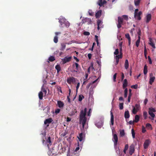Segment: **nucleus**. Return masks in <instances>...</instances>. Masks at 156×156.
I'll return each instance as SVG.
<instances>
[{
  "label": "nucleus",
  "instance_id": "72a5a7b5",
  "mask_svg": "<svg viewBox=\"0 0 156 156\" xmlns=\"http://www.w3.org/2000/svg\"><path fill=\"white\" fill-rule=\"evenodd\" d=\"M48 60L50 62H53L55 60L54 57L51 56L48 58Z\"/></svg>",
  "mask_w": 156,
  "mask_h": 156
},
{
  "label": "nucleus",
  "instance_id": "09e8293b",
  "mask_svg": "<svg viewBox=\"0 0 156 156\" xmlns=\"http://www.w3.org/2000/svg\"><path fill=\"white\" fill-rule=\"evenodd\" d=\"M98 5L100 6H101L104 5L102 2V0L100 2H98Z\"/></svg>",
  "mask_w": 156,
  "mask_h": 156
},
{
  "label": "nucleus",
  "instance_id": "7c9ffc66",
  "mask_svg": "<svg viewBox=\"0 0 156 156\" xmlns=\"http://www.w3.org/2000/svg\"><path fill=\"white\" fill-rule=\"evenodd\" d=\"M122 54L120 53L119 55H116L115 57V58H116L118 59L119 58H122Z\"/></svg>",
  "mask_w": 156,
  "mask_h": 156
},
{
  "label": "nucleus",
  "instance_id": "5fc2aeb1",
  "mask_svg": "<svg viewBox=\"0 0 156 156\" xmlns=\"http://www.w3.org/2000/svg\"><path fill=\"white\" fill-rule=\"evenodd\" d=\"M117 74V73H115L113 75V81L115 82L116 81V77Z\"/></svg>",
  "mask_w": 156,
  "mask_h": 156
},
{
  "label": "nucleus",
  "instance_id": "f3484780",
  "mask_svg": "<svg viewBox=\"0 0 156 156\" xmlns=\"http://www.w3.org/2000/svg\"><path fill=\"white\" fill-rule=\"evenodd\" d=\"M129 66V62L128 59H126L124 64V67L126 69H127Z\"/></svg>",
  "mask_w": 156,
  "mask_h": 156
},
{
  "label": "nucleus",
  "instance_id": "0e129e2a",
  "mask_svg": "<svg viewBox=\"0 0 156 156\" xmlns=\"http://www.w3.org/2000/svg\"><path fill=\"white\" fill-rule=\"evenodd\" d=\"M115 60H116V62H115V65H117L118 63H119V59H118L116 58H115Z\"/></svg>",
  "mask_w": 156,
  "mask_h": 156
},
{
  "label": "nucleus",
  "instance_id": "a19ab883",
  "mask_svg": "<svg viewBox=\"0 0 156 156\" xmlns=\"http://www.w3.org/2000/svg\"><path fill=\"white\" fill-rule=\"evenodd\" d=\"M83 98H84V97L83 95H82V96H81L80 95L79 96V99H78L79 101H81L83 99Z\"/></svg>",
  "mask_w": 156,
  "mask_h": 156
},
{
  "label": "nucleus",
  "instance_id": "ddd939ff",
  "mask_svg": "<svg viewBox=\"0 0 156 156\" xmlns=\"http://www.w3.org/2000/svg\"><path fill=\"white\" fill-rule=\"evenodd\" d=\"M101 10H100L98 11L95 14V16L96 18H98L100 17L101 15Z\"/></svg>",
  "mask_w": 156,
  "mask_h": 156
},
{
  "label": "nucleus",
  "instance_id": "13d9d810",
  "mask_svg": "<svg viewBox=\"0 0 156 156\" xmlns=\"http://www.w3.org/2000/svg\"><path fill=\"white\" fill-rule=\"evenodd\" d=\"M91 113V109L90 108L89 109V111L87 112V115L88 116H90V113Z\"/></svg>",
  "mask_w": 156,
  "mask_h": 156
},
{
  "label": "nucleus",
  "instance_id": "37998d69",
  "mask_svg": "<svg viewBox=\"0 0 156 156\" xmlns=\"http://www.w3.org/2000/svg\"><path fill=\"white\" fill-rule=\"evenodd\" d=\"M141 30L139 28L138 29V31L137 32V34L138 35V37H140V36H141Z\"/></svg>",
  "mask_w": 156,
  "mask_h": 156
},
{
  "label": "nucleus",
  "instance_id": "2f4dec72",
  "mask_svg": "<svg viewBox=\"0 0 156 156\" xmlns=\"http://www.w3.org/2000/svg\"><path fill=\"white\" fill-rule=\"evenodd\" d=\"M140 37H138V39L137 40L136 43V45L137 47L139 46V44L140 42Z\"/></svg>",
  "mask_w": 156,
  "mask_h": 156
},
{
  "label": "nucleus",
  "instance_id": "2eb2a0df",
  "mask_svg": "<svg viewBox=\"0 0 156 156\" xmlns=\"http://www.w3.org/2000/svg\"><path fill=\"white\" fill-rule=\"evenodd\" d=\"M57 104L58 105V107L60 108H62L64 105V104L63 102L60 101H58Z\"/></svg>",
  "mask_w": 156,
  "mask_h": 156
},
{
  "label": "nucleus",
  "instance_id": "9b49d317",
  "mask_svg": "<svg viewBox=\"0 0 156 156\" xmlns=\"http://www.w3.org/2000/svg\"><path fill=\"white\" fill-rule=\"evenodd\" d=\"M149 44L153 48H155V44L154 42H153V41L151 38H149Z\"/></svg>",
  "mask_w": 156,
  "mask_h": 156
},
{
  "label": "nucleus",
  "instance_id": "423d86ee",
  "mask_svg": "<svg viewBox=\"0 0 156 156\" xmlns=\"http://www.w3.org/2000/svg\"><path fill=\"white\" fill-rule=\"evenodd\" d=\"M72 59L71 56L68 57L67 56L65 57L62 59V61L63 64H65L67 62L70 61Z\"/></svg>",
  "mask_w": 156,
  "mask_h": 156
},
{
  "label": "nucleus",
  "instance_id": "393cba45",
  "mask_svg": "<svg viewBox=\"0 0 156 156\" xmlns=\"http://www.w3.org/2000/svg\"><path fill=\"white\" fill-rule=\"evenodd\" d=\"M146 127L148 129L152 130V129L151 125L150 123H147L146 124Z\"/></svg>",
  "mask_w": 156,
  "mask_h": 156
},
{
  "label": "nucleus",
  "instance_id": "e433bc0d",
  "mask_svg": "<svg viewBox=\"0 0 156 156\" xmlns=\"http://www.w3.org/2000/svg\"><path fill=\"white\" fill-rule=\"evenodd\" d=\"M143 116L145 119H147V112H143Z\"/></svg>",
  "mask_w": 156,
  "mask_h": 156
},
{
  "label": "nucleus",
  "instance_id": "6e6552de",
  "mask_svg": "<svg viewBox=\"0 0 156 156\" xmlns=\"http://www.w3.org/2000/svg\"><path fill=\"white\" fill-rule=\"evenodd\" d=\"M75 81V78L73 77H69L67 79V82L69 84H71L72 83H73Z\"/></svg>",
  "mask_w": 156,
  "mask_h": 156
},
{
  "label": "nucleus",
  "instance_id": "6ab92c4d",
  "mask_svg": "<svg viewBox=\"0 0 156 156\" xmlns=\"http://www.w3.org/2000/svg\"><path fill=\"white\" fill-rule=\"evenodd\" d=\"M127 86V80L126 79H125L124 80V81L123 82V88L124 89Z\"/></svg>",
  "mask_w": 156,
  "mask_h": 156
},
{
  "label": "nucleus",
  "instance_id": "603ef678",
  "mask_svg": "<svg viewBox=\"0 0 156 156\" xmlns=\"http://www.w3.org/2000/svg\"><path fill=\"white\" fill-rule=\"evenodd\" d=\"M142 132L143 133H144L146 131V130L145 129V128L143 126L142 127Z\"/></svg>",
  "mask_w": 156,
  "mask_h": 156
},
{
  "label": "nucleus",
  "instance_id": "7ed1b4c3",
  "mask_svg": "<svg viewBox=\"0 0 156 156\" xmlns=\"http://www.w3.org/2000/svg\"><path fill=\"white\" fill-rule=\"evenodd\" d=\"M155 110L154 108H149V114L152 117L154 118L155 116V115L153 112H155Z\"/></svg>",
  "mask_w": 156,
  "mask_h": 156
},
{
  "label": "nucleus",
  "instance_id": "9d476101",
  "mask_svg": "<svg viewBox=\"0 0 156 156\" xmlns=\"http://www.w3.org/2000/svg\"><path fill=\"white\" fill-rule=\"evenodd\" d=\"M151 143V141L149 139L146 140L144 144V149H147Z\"/></svg>",
  "mask_w": 156,
  "mask_h": 156
},
{
  "label": "nucleus",
  "instance_id": "a18cd8bd",
  "mask_svg": "<svg viewBox=\"0 0 156 156\" xmlns=\"http://www.w3.org/2000/svg\"><path fill=\"white\" fill-rule=\"evenodd\" d=\"M89 14L90 16H93L94 15V12H93L92 10H89L88 11Z\"/></svg>",
  "mask_w": 156,
  "mask_h": 156
},
{
  "label": "nucleus",
  "instance_id": "4468645a",
  "mask_svg": "<svg viewBox=\"0 0 156 156\" xmlns=\"http://www.w3.org/2000/svg\"><path fill=\"white\" fill-rule=\"evenodd\" d=\"M52 119L51 118H49V119H45L44 121V124H49L52 122Z\"/></svg>",
  "mask_w": 156,
  "mask_h": 156
},
{
  "label": "nucleus",
  "instance_id": "473e14b6",
  "mask_svg": "<svg viewBox=\"0 0 156 156\" xmlns=\"http://www.w3.org/2000/svg\"><path fill=\"white\" fill-rule=\"evenodd\" d=\"M147 50L146 49V46H145L144 48V55L145 57L146 58V59L147 58Z\"/></svg>",
  "mask_w": 156,
  "mask_h": 156
},
{
  "label": "nucleus",
  "instance_id": "774afa93",
  "mask_svg": "<svg viewBox=\"0 0 156 156\" xmlns=\"http://www.w3.org/2000/svg\"><path fill=\"white\" fill-rule=\"evenodd\" d=\"M80 87V83H78L77 84V86H76V90H77L79 88V87Z\"/></svg>",
  "mask_w": 156,
  "mask_h": 156
},
{
  "label": "nucleus",
  "instance_id": "f8f14e48",
  "mask_svg": "<svg viewBox=\"0 0 156 156\" xmlns=\"http://www.w3.org/2000/svg\"><path fill=\"white\" fill-rule=\"evenodd\" d=\"M111 115V125L112 126L114 124V116L112 111H110Z\"/></svg>",
  "mask_w": 156,
  "mask_h": 156
},
{
  "label": "nucleus",
  "instance_id": "49530a36",
  "mask_svg": "<svg viewBox=\"0 0 156 156\" xmlns=\"http://www.w3.org/2000/svg\"><path fill=\"white\" fill-rule=\"evenodd\" d=\"M148 61H149V63L150 64H152V62L150 56H148Z\"/></svg>",
  "mask_w": 156,
  "mask_h": 156
},
{
  "label": "nucleus",
  "instance_id": "052dcab7",
  "mask_svg": "<svg viewBox=\"0 0 156 156\" xmlns=\"http://www.w3.org/2000/svg\"><path fill=\"white\" fill-rule=\"evenodd\" d=\"M128 147H129V146H128V144H126L125 145L124 149L127 150H128Z\"/></svg>",
  "mask_w": 156,
  "mask_h": 156
},
{
  "label": "nucleus",
  "instance_id": "c85d7f7f",
  "mask_svg": "<svg viewBox=\"0 0 156 156\" xmlns=\"http://www.w3.org/2000/svg\"><path fill=\"white\" fill-rule=\"evenodd\" d=\"M46 142L49 143L50 145L52 144V143L51 141V138L50 136L48 137V139L46 140Z\"/></svg>",
  "mask_w": 156,
  "mask_h": 156
},
{
  "label": "nucleus",
  "instance_id": "5701e85b",
  "mask_svg": "<svg viewBox=\"0 0 156 156\" xmlns=\"http://www.w3.org/2000/svg\"><path fill=\"white\" fill-rule=\"evenodd\" d=\"M140 1L141 0H134V3L135 5L136 6H138L140 3Z\"/></svg>",
  "mask_w": 156,
  "mask_h": 156
},
{
  "label": "nucleus",
  "instance_id": "20e7f679",
  "mask_svg": "<svg viewBox=\"0 0 156 156\" xmlns=\"http://www.w3.org/2000/svg\"><path fill=\"white\" fill-rule=\"evenodd\" d=\"M123 23V19L121 17H119L118 18V24L117 25L118 28L121 27V25Z\"/></svg>",
  "mask_w": 156,
  "mask_h": 156
},
{
  "label": "nucleus",
  "instance_id": "c03bdc74",
  "mask_svg": "<svg viewBox=\"0 0 156 156\" xmlns=\"http://www.w3.org/2000/svg\"><path fill=\"white\" fill-rule=\"evenodd\" d=\"M119 50L118 49H116L115 50V51L114 52V54L116 55H117L119 54Z\"/></svg>",
  "mask_w": 156,
  "mask_h": 156
},
{
  "label": "nucleus",
  "instance_id": "c9c22d12",
  "mask_svg": "<svg viewBox=\"0 0 156 156\" xmlns=\"http://www.w3.org/2000/svg\"><path fill=\"white\" fill-rule=\"evenodd\" d=\"M131 132L133 138H135V133L134 132V130L133 129H132L131 130Z\"/></svg>",
  "mask_w": 156,
  "mask_h": 156
},
{
  "label": "nucleus",
  "instance_id": "c756f323",
  "mask_svg": "<svg viewBox=\"0 0 156 156\" xmlns=\"http://www.w3.org/2000/svg\"><path fill=\"white\" fill-rule=\"evenodd\" d=\"M147 66L146 65H145L144 67V75H146L147 74Z\"/></svg>",
  "mask_w": 156,
  "mask_h": 156
},
{
  "label": "nucleus",
  "instance_id": "3c124183",
  "mask_svg": "<svg viewBox=\"0 0 156 156\" xmlns=\"http://www.w3.org/2000/svg\"><path fill=\"white\" fill-rule=\"evenodd\" d=\"M97 25L100 26V25L102 23V22L100 20H97Z\"/></svg>",
  "mask_w": 156,
  "mask_h": 156
},
{
  "label": "nucleus",
  "instance_id": "1a4fd4ad",
  "mask_svg": "<svg viewBox=\"0 0 156 156\" xmlns=\"http://www.w3.org/2000/svg\"><path fill=\"white\" fill-rule=\"evenodd\" d=\"M113 141L114 142V146H116L118 141V138L117 135L115 134L113 135Z\"/></svg>",
  "mask_w": 156,
  "mask_h": 156
},
{
  "label": "nucleus",
  "instance_id": "338daca9",
  "mask_svg": "<svg viewBox=\"0 0 156 156\" xmlns=\"http://www.w3.org/2000/svg\"><path fill=\"white\" fill-rule=\"evenodd\" d=\"M134 121L130 120L129 122V124L130 125H132L133 124Z\"/></svg>",
  "mask_w": 156,
  "mask_h": 156
},
{
  "label": "nucleus",
  "instance_id": "39448f33",
  "mask_svg": "<svg viewBox=\"0 0 156 156\" xmlns=\"http://www.w3.org/2000/svg\"><path fill=\"white\" fill-rule=\"evenodd\" d=\"M151 14H148L145 18V20L146 23H148L151 20Z\"/></svg>",
  "mask_w": 156,
  "mask_h": 156
},
{
  "label": "nucleus",
  "instance_id": "e2e57ef3",
  "mask_svg": "<svg viewBox=\"0 0 156 156\" xmlns=\"http://www.w3.org/2000/svg\"><path fill=\"white\" fill-rule=\"evenodd\" d=\"M148 102V99L147 98H146L144 100V103L145 105H146Z\"/></svg>",
  "mask_w": 156,
  "mask_h": 156
},
{
  "label": "nucleus",
  "instance_id": "4be33fe9",
  "mask_svg": "<svg viewBox=\"0 0 156 156\" xmlns=\"http://www.w3.org/2000/svg\"><path fill=\"white\" fill-rule=\"evenodd\" d=\"M83 133H81L79 134V136L78 137V138L80 141H81L83 140Z\"/></svg>",
  "mask_w": 156,
  "mask_h": 156
},
{
  "label": "nucleus",
  "instance_id": "79ce46f5",
  "mask_svg": "<svg viewBox=\"0 0 156 156\" xmlns=\"http://www.w3.org/2000/svg\"><path fill=\"white\" fill-rule=\"evenodd\" d=\"M123 103H120L119 104V109L121 110H122L123 108Z\"/></svg>",
  "mask_w": 156,
  "mask_h": 156
},
{
  "label": "nucleus",
  "instance_id": "ea45409f",
  "mask_svg": "<svg viewBox=\"0 0 156 156\" xmlns=\"http://www.w3.org/2000/svg\"><path fill=\"white\" fill-rule=\"evenodd\" d=\"M125 37L128 40H131V38L129 34H125Z\"/></svg>",
  "mask_w": 156,
  "mask_h": 156
},
{
  "label": "nucleus",
  "instance_id": "4d7b16f0",
  "mask_svg": "<svg viewBox=\"0 0 156 156\" xmlns=\"http://www.w3.org/2000/svg\"><path fill=\"white\" fill-rule=\"evenodd\" d=\"M75 64L76 66V69L77 70H78L79 67V65L77 63H75Z\"/></svg>",
  "mask_w": 156,
  "mask_h": 156
},
{
  "label": "nucleus",
  "instance_id": "0eeeda50",
  "mask_svg": "<svg viewBox=\"0 0 156 156\" xmlns=\"http://www.w3.org/2000/svg\"><path fill=\"white\" fill-rule=\"evenodd\" d=\"M142 14V12L141 11H139L138 13H136V15L134 14V17L137 20H140L141 19V17L140 15Z\"/></svg>",
  "mask_w": 156,
  "mask_h": 156
},
{
  "label": "nucleus",
  "instance_id": "b1692460",
  "mask_svg": "<svg viewBox=\"0 0 156 156\" xmlns=\"http://www.w3.org/2000/svg\"><path fill=\"white\" fill-rule=\"evenodd\" d=\"M140 117L138 115H136L135 116V120L134 122H137L139 120Z\"/></svg>",
  "mask_w": 156,
  "mask_h": 156
},
{
  "label": "nucleus",
  "instance_id": "dca6fc26",
  "mask_svg": "<svg viewBox=\"0 0 156 156\" xmlns=\"http://www.w3.org/2000/svg\"><path fill=\"white\" fill-rule=\"evenodd\" d=\"M130 115L129 111L128 110L126 111L124 113V117L125 119H128Z\"/></svg>",
  "mask_w": 156,
  "mask_h": 156
},
{
  "label": "nucleus",
  "instance_id": "bb28decb",
  "mask_svg": "<svg viewBox=\"0 0 156 156\" xmlns=\"http://www.w3.org/2000/svg\"><path fill=\"white\" fill-rule=\"evenodd\" d=\"M43 86L42 87L41 91H42V92L43 93V95L44 94V95L45 96L46 94L47 91L46 90L43 88Z\"/></svg>",
  "mask_w": 156,
  "mask_h": 156
},
{
  "label": "nucleus",
  "instance_id": "f257e3e1",
  "mask_svg": "<svg viewBox=\"0 0 156 156\" xmlns=\"http://www.w3.org/2000/svg\"><path fill=\"white\" fill-rule=\"evenodd\" d=\"M87 108H85L83 109H82L80 112V122L82 123L83 128L86 122L87 118L86 115H87Z\"/></svg>",
  "mask_w": 156,
  "mask_h": 156
},
{
  "label": "nucleus",
  "instance_id": "a211bd4d",
  "mask_svg": "<svg viewBox=\"0 0 156 156\" xmlns=\"http://www.w3.org/2000/svg\"><path fill=\"white\" fill-rule=\"evenodd\" d=\"M61 46L60 48L61 51H63L64 50L66 47V44L64 43H61Z\"/></svg>",
  "mask_w": 156,
  "mask_h": 156
},
{
  "label": "nucleus",
  "instance_id": "864d4df0",
  "mask_svg": "<svg viewBox=\"0 0 156 156\" xmlns=\"http://www.w3.org/2000/svg\"><path fill=\"white\" fill-rule=\"evenodd\" d=\"M122 17L123 18L126 20H128V16L127 15H123L122 16Z\"/></svg>",
  "mask_w": 156,
  "mask_h": 156
},
{
  "label": "nucleus",
  "instance_id": "f704fd0d",
  "mask_svg": "<svg viewBox=\"0 0 156 156\" xmlns=\"http://www.w3.org/2000/svg\"><path fill=\"white\" fill-rule=\"evenodd\" d=\"M54 41L55 43H57L58 42V37L56 36H55L54 37Z\"/></svg>",
  "mask_w": 156,
  "mask_h": 156
},
{
  "label": "nucleus",
  "instance_id": "bf43d9fd",
  "mask_svg": "<svg viewBox=\"0 0 156 156\" xmlns=\"http://www.w3.org/2000/svg\"><path fill=\"white\" fill-rule=\"evenodd\" d=\"M77 113V111L76 109H75L73 111H72V114L73 115H74L76 113Z\"/></svg>",
  "mask_w": 156,
  "mask_h": 156
},
{
  "label": "nucleus",
  "instance_id": "69168bd1",
  "mask_svg": "<svg viewBox=\"0 0 156 156\" xmlns=\"http://www.w3.org/2000/svg\"><path fill=\"white\" fill-rule=\"evenodd\" d=\"M92 56V54L90 53H89L88 55V56L89 59H90L91 58Z\"/></svg>",
  "mask_w": 156,
  "mask_h": 156
},
{
  "label": "nucleus",
  "instance_id": "412c9836",
  "mask_svg": "<svg viewBox=\"0 0 156 156\" xmlns=\"http://www.w3.org/2000/svg\"><path fill=\"white\" fill-rule=\"evenodd\" d=\"M43 93L42 92V91H40L38 94V96L39 98L41 100H42L43 99Z\"/></svg>",
  "mask_w": 156,
  "mask_h": 156
},
{
  "label": "nucleus",
  "instance_id": "6e6d98bb",
  "mask_svg": "<svg viewBox=\"0 0 156 156\" xmlns=\"http://www.w3.org/2000/svg\"><path fill=\"white\" fill-rule=\"evenodd\" d=\"M60 110L58 108L55 110V113L56 114H58L59 113Z\"/></svg>",
  "mask_w": 156,
  "mask_h": 156
},
{
  "label": "nucleus",
  "instance_id": "8fccbe9b",
  "mask_svg": "<svg viewBox=\"0 0 156 156\" xmlns=\"http://www.w3.org/2000/svg\"><path fill=\"white\" fill-rule=\"evenodd\" d=\"M138 85L137 84L133 85L131 86V87L132 88H134V89H136L137 88Z\"/></svg>",
  "mask_w": 156,
  "mask_h": 156
},
{
  "label": "nucleus",
  "instance_id": "a878e982",
  "mask_svg": "<svg viewBox=\"0 0 156 156\" xmlns=\"http://www.w3.org/2000/svg\"><path fill=\"white\" fill-rule=\"evenodd\" d=\"M55 68L57 70L58 73H59L61 70V67L59 65H56L55 66Z\"/></svg>",
  "mask_w": 156,
  "mask_h": 156
},
{
  "label": "nucleus",
  "instance_id": "58836bf2",
  "mask_svg": "<svg viewBox=\"0 0 156 156\" xmlns=\"http://www.w3.org/2000/svg\"><path fill=\"white\" fill-rule=\"evenodd\" d=\"M137 112V110L136 109L135 107H134L132 111L133 113L134 114H136Z\"/></svg>",
  "mask_w": 156,
  "mask_h": 156
},
{
  "label": "nucleus",
  "instance_id": "4c0bfd02",
  "mask_svg": "<svg viewBox=\"0 0 156 156\" xmlns=\"http://www.w3.org/2000/svg\"><path fill=\"white\" fill-rule=\"evenodd\" d=\"M63 21L64 20L63 19H59V22L60 23L61 25H62L64 23Z\"/></svg>",
  "mask_w": 156,
  "mask_h": 156
},
{
  "label": "nucleus",
  "instance_id": "aec40b11",
  "mask_svg": "<svg viewBox=\"0 0 156 156\" xmlns=\"http://www.w3.org/2000/svg\"><path fill=\"white\" fill-rule=\"evenodd\" d=\"M134 148L133 147H130L129 148V154L130 155H132L134 153Z\"/></svg>",
  "mask_w": 156,
  "mask_h": 156
},
{
  "label": "nucleus",
  "instance_id": "cd10ccee",
  "mask_svg": "<svg viewBox=\"0 0 156 156\" xmlns=\"http://www.w3.org/2000/svg\"><path fill=\"white\" fill-rule=\"evenodd\" d=\"M125 132L123 129L120 130V135L121 137H123L125 135Z\"/></svg>",
  "mask_w": 156,
  "mask_h": 156
},
{
  "label": "nucleus",
  "instance_id": "680f3d73",
  "mask_svg": "<svg viewBox=\"0 0 156 156\" xmlns=\"http://www.w3.org/2000/svg\"><path fill=\"white\" fill-rule=\"evenodd\" d=\"M85 78H84V80H86L87 78V77H88V74L87 73H86L85 74Z\"/></svg>",
  "mask_w": 156,
  "mask_h": 156
},
{
  "label": "nucleus",
  "instance_id": "de8ad7c7",
  "mask_svg": "<svg viewBox=\"0 0 156 156\" xmlns=\"http://www.w3.org/2000/svg\"><path fill=\"white\" fill-rule=\"evenodd\" d=\"M83 34L84 35L86 36H88L90 34V33L87 31H84Z\"/></svg>",
  "mask_w": 156,
  "mask_h": 156
},
{
  "label": "nucleus",
  "instance_id": "f03ea898",
  "mask_svg": "<svg viewBox=\"0 0 156 156\" xmlns=\"http://www.w3.org/2000/svg\"><path fill=\"white\" fill-rule=\"evenodd\" d=\"M149 77V83L150 85H152L155 80V77L154 76H153V74L152 73H150Z\"/></svg>",
  "mask_w": 156,
  "mask_h": 156
}]
</instances>
